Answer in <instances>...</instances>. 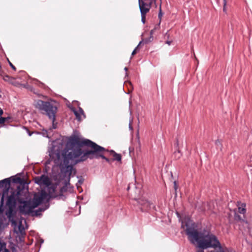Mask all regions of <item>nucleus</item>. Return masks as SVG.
<instances>
[{
	"label": "nucleus",
	"mask_w": 252,
	"mask_h": 252,
	"mask_svg": "<svg viewBox=\"0 0 252 252\" xmlns=\"http://www.w3.org/2000/svg\"><path fill=\"white\" fill-rule=\"evenodd\" d=\"M35 184L41 186L49 187L51 186V181L47 175L42 174L40 176L35 177L34 179Z\"/></svg>",
	"instance_id": "7"
},
{
	"label": "nucleus",
	"mask_w": 252,
	"mask_h": 252,
	"mask_svg": "<svg viewBox=\"0 0 252 252\" xmlns=\"http://www.w3.org/2000/svg\"><path fill=\"white\" fill-rule=\"evenodd\" d=\"M25 234L18 233L17 234L16 239L17 242L20 243L23 242L24 241Z\"/></svg>",
	"instance_id": "16"
},
{
	"label": "nucleus",
	"mask_w": 252,
	"mask_h": 252,
	"mask_svg": "<svg viewBox=\"0 0 252 252\" xmlns=\"http://www.w3.org/2000/svg\"><path fill=\"white\" fill-rule=\"evenodd\" d=\"M154 39V37L153 35H150L149 37L147 38H145L143 41L145 42V43H148L151 42H152Z\"/></svg>",
	"instance_id": "20"
},
{
	"label": "nucleus",
	"mask_w": 252,
	"mask_h": 252,
	"mask_svg": "<svg viewBox=\"0 0 252 252\" xmlns=\"http://www.w3.org/2000/svg\"><path fill=\"white\" fill-rule=\"evenodd\" d=\"M9 180L13 183H18V182H20L21 181H22V178L20 177H16L15 176H11L10 178H9Z\"/></svg>",
	"instance_id": "17"
},
{
	"label": "nucleus",
	"mask_w": 252,
	"mask_h": 252,
	"mask_svg": "<svg viewBox=\"0 0 252 252\" xmlns=\"http://www.w3.org/2000/svg\"><path fill=\"white\" fill-rule=\"evenodd\" d=\"M227 3L226 0H223V4H225V3Z\"/></svg>",
	"instance_id": "39"
},
{
	"label": "nucleus",
	"mask_w": 252,
	"mask_h": 252,
	"mask_svg": "<svg viewBox=\"0 0 252 252\" xmlns=\"http://www.w3.org/2000/svg\"><path fill=\"white\" fill-rule=\"evenodd\" d=\"M9 78V76L8 75H5L4 76V79L5 80H7V79H8Z\"/></svg>",
	"instance_id": "34"
},
{
	"label": "nucleus",
	"mask_w": 252,
	"mask_h": 252,
	"mask_svg": "<svg viewBox=\"0 0 252 252\" xmlns=\"http://www.w3.org/2000/svg\"><path fill=\"white\" fill-rule=\"evenodd\" d=\"M176 214H177V216H179V214L178 212H177V213H176Z\"/></svg>",
	"instance_id": "45"
},
{
	"label": "nucleus",
	"mask_w": 252,
	"mask_h": 252,
	"mask_svg": "<svg viewBox=\"0 0 252 252\" xmlns=\"http://www.w3.org/2000/svg\"><path fill=\"white\" fill-rule=\"evenodd\" d=\"M49 207V204L47 203L45 204L44 206L39 208L38 209L36 210L34 212V214H32V216H38L41 215V212H43L47 210Z\"/></svg>",
	"instance_id": "13"
},
{
	"label": "nucleus",
	"mask_w": 252,
	"mask_h": 252,
	"mask_svg": "<svg viewBox=\"0 0 252 252\" xmlns=\"http://www.w3.org/2000/svg\"><path fill=\"white\" fill-rule=\"evenodd\" d=\"M238 211L240 214H244L246 213V210L245 208L239 207Z\"/></svg>",
	"instance_id": "23"
},
{
	"label": "nucleus",
	"mask_w": 252,
	"mask_h": 252,
	"mask_svg": "<svg viewBox=\"0 0 252 252\" xmlns=\"http://www.w3.org/2000/svg\"><path fill=\"white\" fill-rule=\"evenodd\" d=\"M174 186H175V189H176V182H174Z\"/></svg>",
	"instance_id": "42"
},
{
	"label": "nucleus",
	"mask_w": 252,
	"mask_h": 252,
	"mask_svg": "<svg viewBox=\"0 0 252 252\" xmlns=\"http://www.w3.org/2000/svg\"><path fill=\"white\" fill-rule=\"evenodd\" d=\"M3 112L2 109L0 107V116H1L3 114Z\"/></svg>",
	"instance_id": "35"
},
{
	"label": "nucleus",
	"mask_w": 252,
	"mask_h": 252,
	"mask_svg": "<svg viewBox=\"0 0 252 252\" xmlns=\"http://www.w3.org/2000/svg\"><path fill=\"white\" fill-rule=\"evenodd\" d=\"M127 69H128V68H127V67H125V68H124V70H125L126 71L127 70Z\"/></svg>",
	"instance_id": "40"
},
{
	"label": "nucleus",
	"mask_w": 252,
	"mask_h": 252,
	"mask_svg": "<svg viewBox=\"0 0 252 252\" xmlns=\"http://www.w3.org/2000/svg\"><path fill=\"white\" fill-rule=\"evenodd\" d=\"M174 154L175 156H176L178 158H179L181 156V154L179 150H178L177 152H175Z\"/></svg>",
	"instance_id": "27"
},
{
	"label": "nucleus",
	"mask_w": 252,
	"mask_h": 252,
	"mask_svg": "<svg viewBox=\"0 0 252 252\" xmlns=\"http://www.w3.org/2000/svg\"><path fill=\"white\" fill-rule=\"evenodd\" d=\"M215 144L218 148H221V145L220 141L219 140H217L215 142Z\"/></svg>",
	"instance_id": "25"
},
{
	"label": "nucleus",
	"mask_w": 252,
	"mask_h": 252,
	"mask_svg": "<svg viewBox=\"0 0 252 252\" xmlns=\"http://www.w3.org/2000/svg\"><path fill=\"white\" fill-rule=\"evenodd\" d=\"M9 189L11 194L7 196L6 205L8 207L15 208L17 202L19 203V199L24 196L23 188L18 186L16 189L10 188Z\"/></svg>",
	"instance_id": "5"
},
{
	"label": "nucleus",
	"mask_w": 252,
	"mask_h": 252,
	"mask_svg": "<svg viewBox=\"0 0 252 252\" xmlns=\"http://www.w3.org/2000/svg\"><path fill=\"white\" fill-rule=\"evenodd\" d=\"M10 118L9 117H0V125L4 124V122H5L8 120L10 119Z\"/></svg>",
	"instance_id": "21"
},
{
	"label": "nucleus",
	"mask_w": 252,
	"mask_h": 252,
	"mask_svg": "<svg viewBox=\"0 0 252 252\" xmlns=\"http://www.w3.org/2000/svg\"><path fill=\"white\" fill-rule=\"evenodd\" d=\"M34 106L43 114H45L52 121L53 129L57 128V123H55L56 115L58 110L57 107L49 101H45L38 99L34 101Z\"/></svg>",
	"instance_id": "4"
},
{
	"label": "nucleus",
	"mask_w": 252,
	"mask_h": 252,
	"mask_svg": "<svg viewBox=\"0 0 252 252\" xmlns=\"http://www.w3.org/2000/svg\"><path fill=\"white\" fill-rule=\"evenodd\" d=\"M14 232L16 234H18V233L25 234V228H24V227L23 226V225H22L21 222H19V224L17 228H14Z\"/></svg>",
	"instance_id": "15"
},
{
	"label": "nucleus",
	"mask_w": 252,
	"mask_h": 252,
	"mask_svg": "<svg viewBox=\"0 0 252 252\" xmlns=\"http://www.w3.org/2000/svg\"><path fill=\"white\" fill-rule=\"evenodd\" d=\"M126 76H127V73H126Z\"/></svg>",
	"instance_id": "47"
},
{
	"label": "nucleus",
	"mask_w": 252,
	"mask_h": 252,
	"mask_svg": "<svg viewBox=\"0 0 252 252\" xmlns=\"http://www.w3.org/2000/svg\"><path fill=\"white\" fill-rule=\"evenodd\" d=\"M10 181L9 178H5L0 181V189L4 188L2 194L1 202L3 203L4 195L8 193L10 188Z\"/></svg>",
	"instance_id": "8"
},
{
	"label": "nucleus",
	"mask_w": 252,
	"mask_h": 252,
	"mask_svg": "<svg viewBox=\"0 0 252 252\" xmlns=\"http://www.w3.org/2000/svg\"><path fill=\"white\" fill-rule=\"evenodd\" d=\"M18 184H20V186H21V187H23L24 188V186L25 185V184H28L27 183V182H26V181L24 179H22V181H21L20 182H18Z\"/></svg>",
	"instance_id": "22"
},
{
	"label": "nucleus",
	"mask_w": 252,
	"mask_h": 252,
	"mask_svg": "<svg viewBox=\"0 0 252 252\" xmlns=\"http://www.w3.org/2000/svg\"><path fill=\"white\" fill-rule=\"evenodd\" d=\"M136 49H134L131 53V56H134L137 52Z\"/></svg>",
	"instance_id": "30"
},
{
	"label": "nucleus",
	"mask_w": 252,
	"mask_h": 252,
	"mask_svg": "<svg viewBox=\"0 0 252 252\" xmlns=\"http://www.w3.org/2000/svg\"><path fill=\"white\" fill-rule=\"evenodd\" d=\"M103 147L87 139L81 140L75 135L70 136L66 142L65 138L61 137L52 141L48 149L49 160L54 161L59 166L64 176H67L65 186L69 185L70 176L73 166L87 158H101L110 163V159L104 156V152H108Z\"/></svg>",
	"instance_id": "1"
},
{
	"label": "nucleus",
	"mask_w": 252,
	"mask_h": 252,
	"mask_svg": "<svg viewBox=\"0 0 252 252\" xmlns=\"http://www.w3.org/2000/svg\"><path fill=\"white\" fill-rule=\"evenodd\" d=\"M24 196L19 199V203L20 205L19 206V210L21 214L26 215L32 212V210L37 207L44 200V199L47 198L48 195L46 192L42 189L40 193H35L32 201H27L25 200Z\"/></svg>",
	"instance_id": "3"
},
{
	"label": "nucleus",
	"mask_w": 252,
	"mask_h": 252,
	"mask_svg": "<svg viewBox=\"0 0 252 252\" xmlns=\"http://www.w3.org/2000/svg\"><path fill=\"white\" fill-rule=\"evenodd\" d=\"M8 62H9V65L11 66V67L14 70H16V67H15V66H14L13 65V64L9 61H8Z\"/></svg>",
	"instance_id": "28"
},
{
	"label": "nucleus",
	"mask_w": 252,
	"mask_h": 252,
	"mask_svg": "<svg viewBox=\"0 0 252 252\" xmlns=\"http://www.w3.org/2000/svg\"><path fill=\"white\" fill-rule=\"evenodd\" d=\"M134 200L142 212L147 211L152 208L155 209V206L152 203L143 197L134 198Z\"/></svg>",
	"instance_id": "6"
},
{
	"label": "nucleus",
	"mask_w": 252,
	"mask_h": 252,
	"mask_svg": "<svg viewBox=\"0 0 252 252\" xmlns=\"http://www.w3.org/2000/svg\"><path fill=\"white\" fill-rule=\"evenodd\" d=\"M142 42H143V41H140V42L138 44H139V45H140L142 43Z\"/></svg>",
	"instance_id": "43"
},
{
	"label": "nucleus",
	"mask_w": 252,
	"mask_h": 252,
	"mask_svg": "<svg viewBox=\"0 0 252 252\" xmlns=\"http://www.w3.org/2000/svg\"><path fill=\"white\" fill-rule=\"evenodd\" d=\"M161 1L160 2H159V12L158 14V18L159 20V22H160V23H161V18H162V17L163 14L162 12V10H161Z\"/></svg>",
	"instance_id": "19"
},
{
	"label": "nucleus",
	"mask_w": 252,
	"mask_h": 252,
	"mask_svg": "<svg viewBox=\"0 0 252 252\" xmlns=\"http://www.w3.org/2000/svg\"><path fill=\"white\" fill-rule=\"evenodd\" d=\"M129 189H130L129 186H128V187L127 188V190H128Z\"/></svg>",
	"instance_id": "44"
},
{
	"label": "nucleus",
	"mask_w": 252,
	"mask_h": 252,
	"mask_svg": "<svg viewBox=\"0 0 252 252\" xmlns=\"http://www.w3.org/2000/svg\"><path fill=\"white\" fill-rule=\"evenodd\" d=\"M160 23L159 22L158 24H157L156 25H155L154 28L153 29L155 31H156V30H158L160 28Z\"/></svg>",
	"instance_id": "26"
},
{
	"label": "nucleus",
	"mask_w": 252,
	"mask_h": 252,
	"mask_svg": "<svg viewBox=\"0 0 252 252\" xmlns=\"http://www.w3.org/2000/svg\"><path fill=\"white\" fill-rule=\"evenodd\" d=\"M111 155L113 156V160H116L118 161H121L122 160V156L120 154H118L116 153L114 150H111L109 151Z\"/></svg>",
	"instance_id": "14"
},
{
	"label": "nucleus",
	"mask_w": 252,
	"mask_h": 252,
	"mask_svg": "<svg viewBox=\"0 0 252 252\" xmlns=\"http://www.w3.org/2000/svg\"><path fill=\"white\" fill-rule=\"evenodd\" d=\"M186 233L189 241L192 244H197L199 249L196 252H204V250L212 248L210 252H235L231 249L223 248L217 237L209 230L203 229L198 231L197 224L191 220L186 222Z\"/></svg>",
	"instance_id": "2"
},
{
	"label": "nucleus",
	"mask_w": 252,
	"mask_h": 252,
	"mask_svg": "<svg viewBox=\"0 0 252 252\" xmlns=\"http://www.w3.org/2000/svg\"><path fill=\"white\" fill-rule=\"evenodd\" d=\"M166 43L167 44H168V45H170V44H171V41H167L166 42Z\"/></svg>",
	"instance_id": "38"
},
{
	"label": "nucleus",
	"mask_w": 252,
	"mask_h": 252,
	"mask_svg": "<svg viewBox=\"0 0 252 252\" xmlns=\"http://www.w3.org/2000/svg\"><path fill=\"white\" fill-rule=\"evenodd\" d=\"M155 31L154 29H152V30H151V31H150V35H153V34L155 32Z\"/></svg>",
	"instance_id": "32"
},
{
	"label": "nucleus",
	"mask_w": 252,
	"mask_h": 252,
	"mask_svg": "<svg viewBox=\"0 0 252 252\" xmlns=\"http://www.w3.org/2000/svg\"><path fill=\"white\" fill-rule=\"evenodd\" d=\"M83 182V179H80L78 180V183H79L80 184H82Z\"/></svg>",
	"instance_id": "31"
},
{
	"label": "nucleus",
	"mask_w": 252,
	"mask_h": 252,
	"mask_svg": "<svg viewBox=\"0 0 252 252\" xmlns=\"http://www.w3.org/2000/svg\"><path fill=\"white\" fill-rule=\"evenodd\" d=\"M226 3H225V5H224V4H223V12H226Z\"/></svg>",
	"instance_id": "29"
},
{
	"label": "nucleus",
	"mask_w": 252,
	"mask_h": 252,
	"mask_svg": "<svg viewBox=\"0 0 252 252\" xmlns=\"http://www.w3.org/2000/svg\"><path fill=\"white\" fill-rule=\"evenodd\" d=\"M0 252H9V250L6 248L5 243L0 242Z\"/></svg>",
	"instance_id": "18"
},
{
	"label": "nucleus",
	"mask_w": 252,
	"mask_h": 252,
	"mask_svg": "<svg viewBox=\"0 0 252 252\" xmlns=\"http://www.w3.org/2000/svg\"><path fill=\"white\" fill-rule=\"evenodd\" d=\"M46 187L47 188L48 193H47L45 190H44L48 195V196L47 198L44 199L43 201L46 200V202L48 203L50 199L53 197L52 194L55 192L56 188L52 184L51 186Z\"/></svg>",
	"instance_id": "10"
},
{
	"label": "nucleus",
	"mask_w": 252,
	"mask_h": 252,
	"mask_svg": "<svg viewBox=\"0 0 252 252\" xmlns=\"http://www.w3.org/2000/svg\"><path fill=\"white\" fill-rule=\"evenodd\" d=\"M139 44H138L135 49H136V50H139Z\"/></svg>",
	"instance_id": "37"
},
{
	"label": "nucleus",
	"mask_w": 252,
	"mask_h": 252,
	"mask_svg": "<svg viewBox=\"0 0 252 252\" xmlns=\"http://www.w3.org/2000/svg\"><path fill=\"white\" fill-rule=\"evenodd\" d=\"M129 128L131 130H132L133 129L130 122H129Z\"/></svg>",
	"instance_id": "33"
},
{
	"label": "nucleus",
	"mask_w": 252,
	"mask_h": 252,
	"mask_svg": "<svg viewBox=\"0 0 252 252\" xmlns=\"http://www.w3.org/2000/svg\"><path fill=\"white\" fill-rule=\"evenodd\" d=\"M41 243H43V240H41Z\"/></svg>",
	"instance_id": "46"
},
{
	"label": "nucleus",
	"mask_w": 252,
	"mask_h": 252,
	"mask_svg": "<svg viewBox=\"0 0 252 252\" xmlns=\"http://www.w3.org/2000/svg\"><path fill=\"white\" fill-rule=\"evenodd\" d=\"M14 209L15 208L8 207V209L5 211V215L12 224H16V221L14 219Z\"/></svg>",
	"instance_id": "9"
},
{
	"label": "nucleus",
	"mask_w": 252,
	"mask_h": 252,
	"mask_svg": "<svg viewBox=\"0 0 252 252\" xmlns=\"http://www.w3.org/2000/svg\"><path fill=\"white\" fill-rule=\"evenodd\" d=\"M47 130H45V132H43V136H46L47 137H48L47 135H45V134H47Z\"/></svg>",
	"instance_id": "36"
},
{
	"label": "nucleus",
	"mask_w": 252,
	"mask_h": 252,
	"mask_svg": "<svg viewBox=\"0 0 252 252\" xmlns=\"http://www.w3.org/2000/svg\"><path fill=\"white\" fill-rule=\"evenodd\" d=\"M72 110L74 112V114L78 121H80L81 120V115L83 116L84 118L86 117L85 114L82 108H79V112H78L75 108H72Z\"/></svg>",
	"instance_id": "11"
},
{
	"label": "nucleus",
	"mask_w": 252,
	"mask_h": 252,
	"mask_svg": "<svg viewBox=\"0 0 252 252\" xmlns=\"http://www.w3.org/2000/svg\"><path fill=\"white\" fill-rule=\"evenodd\" d=\"M28 134H29V136H31L32 134V133H31L30 131H29Z\"/></svg>",
	"instance_id": "41"
},
{
	"label": "nucleus",
	"mask_w": 252,
	"mask_h": 252,
	"mask_svg": "<svg viewBox=\"0 0 252 252\" xmlns=\"http://www.w3.org/2000/svg\"><path fill=\"white\" fill-rule=\"evenodd\" d=\"M141 16V22L143 24H145L146 22V15L150 11V9L139 7Z\"/></svg>",
	"instance_id": "12"
},
{
	"label": "nucleus",
	"mask_w": 252,
	"mask_h": 252,
	"mask_svg": "<svg viewBox=\"0 0 252 252\" xmlns=\"http://www.w3.org/2000/svg\"><path fill=\"white\" fill-rule=\"evenodd\" d=\"M234 218H235V220H242V218H241V216H240L239 215L237 214H235Z\"/></svg>",
	"instance_id": "24"
}]
</instances>
